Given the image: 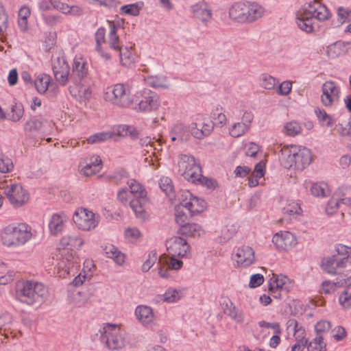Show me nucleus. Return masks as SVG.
<instances>
[{
  "label": "nucleus",
  "instance_id": "52",
  "mask_svg": "<svg viewBox=\"0 0 351 351\" xmlns=\"http://www.w3.org/2000/svg\"><path fill=\"white\" fill-rule=\"evenodd\" d=\"M110 139H112V136L110 131H107L95 133L90 136L87 138V141L90 144H94L104 142Z\"/></svg>",
  "mask_w": 351,
  "mask_h": 351
},
{
  "label": "nucleus",
  "instance_id": "23",
  "mask_svg": "<svg viewBox=\"0 0 351 351\" xmlns=\"http://www.w3.org/2000/svg\"><path fill=\"white\" fill-rule=\"evenodd\" d=\"M342 261V259L338 258L335 255L325 258L322 260V269L330 274L342 275L344 269L348 267Z\"/></svg>",
  "mask_w": 351,
  "mask_h": 351
},
{
  "label": "nucleus",
  "instance_id": "61",
  "mask_svg": "<svg viewBox=\"0 0 351 351\" xmlns=\"http://www.w3.org/2000/svg\"><path fill=\"white\" fill-rule=\"evenodd\" d=\"M317 117L324 126L327 128L331 127L334 124L332 119L324 110L317 112Z\"/></svg>",
  "mask_w": 351,
  "mask_h": 351
},
{
  "label": "nucleus",
  "instance_id": "38",
  "mask_svg": "<svg viewBox=\"0 0 351 351\" xmlns=\"http://www.w3.org/2000/svg\"><path fill=\"white\" fill-rule=\"evenodd\" d=\"M346 43L343 41H337L327 47L326 54L332 59L339 57L346 51Z\"/></svg>",
  "mask_w": 351,
  "mask_h": 351
},
{
  "label": "nucleus",
  "instance_id": "26",
  "mask_svg": "<svg viewBox=\"0 0 351 351\" xmlns=\"http://www.w3.org/2000/svg\"><path fill=\"white\" fill-rule=\"evenodd\" d=\"M159 264L160 265V267L159 268L158 274L160 277L166 278L169 276V269H180L183 263L182 261L176 259L175 258L164 256L160 258Z\"/></svg>",
  "mask_w": 351,
  "mask_h": 351
},
{
  "label": "nucleus",
  "instance_id": "9",
  "mask_svg": "<svg viewBox=\"0 0 351 351\" xmlns=\"http://www.w3.org/2000/svg\"><path fill=\"white\" fill-rule=\"evenodd\" d=\"M178 172L189 182L195 183L201 173V167L192 156L182 154L179 156Z\"/></svg>",
  "mask_w": 351,
  "mask_h": 351
},
{
  "label": "nucleus",
  "instance_id": "40",
  "mask_svg": "<svg viewBox=\"0 0 351 351\" xmlns=\"http://www.w3.org/2000/svg\"><path fill=\"white\" fill-rule=\"evenodd\" d=\"M118 51H119L120 61L123 66L130 67L134 64L135 56L132 47H121Z\"/></svg>",
  "mask_w": 351,
  "mask_h": 351
},
{
  "label": "nucleus",
  "instance_id": "35",
  "mask_svg": "<svg viewBox=\"0 0 351 351\" xmlns=\"http://www.w3.org/2000/svg\"><path fill=\"white\" fill-rule=\"evenodd\" d=\"M304 186L306 189H309L311 194L316 197H325L328 193V187L324 182H312L305 181Z\"/></svg>",
  "mask_w": 351,
  "mask_h": 351
},
{
  "label": "nucleus",
  "instance_id": "60",
  "mask_svg": "<svg viewBox=\"0 0 351 351\" xmlns=\"http://www.w3.org/2000/svg\"><path fill=\"white\" fill-rule=\"evenodd\" d=\"M213 118L217 121V123L221 126L226 124L227 118L226 114L223 112V108L219 106L217 107L215 111L213 112Z\"/></svg>",
  "mask_w": 351,
  "mask_h": 351
},
{
  "label": "nucleus",
  "instance_id": "58",
  "mask_svg": "<svg viewBox=\"0 0 351 351\" xmlns=\"http://www.w3.org/2000/svg\"><path fill=\"white\" fill-rule=\"evenodd\" d=\"M158 259L157 254L154 251H152L148 254L147 258L142 265V271L143 272L148 271L150 268L154 265Z\"/></svg>",
  "mask_w": 351,
  "mask_h": 351
},
{
  "label": "nucleus",
  "instance_id": "64",
  "mask_svg": "<svg viewBox=\"0 0 351 351\" xmlns=\"http://www.w3.org/2000/svg\"><path fill=\"white\" fill-rule=\"evenodd\" d=\"M340 278H337L339 286H347L351 285V267L344 269Z\"/></svg>",
  "mask_w": 351,
  "mask_h": 351
},
{
  "label": "nucleus",
  "instance_id": "37",
  "mask_svg": "<svg viewBox=\"0 0 351 351\" xmlns=\"http://www.w3.org/2000/svg\"><path fill=\"white\" fill-rule=\"evenodd\" d=\"M179 232L187 237H199L204 234V230L197 223H187L180 228Z\"/></svg>",
  "mask_w": 351,
  "mask_h": 351
},
{
  "label": "nucleus",
  "instance_id": "50",
  "mask_svg": "<svg viewBox=\"0 0 351 351\" xmlns=\"http://www.w3.org/2000/svg\"><path fill=\"white\" fill-rule=\"evenodd\" d=\"M93 287H90L88 292L79 291L74 298L75 305L78 307L84 306L93 295Z\"/></svg>",
  "mask_w": 351,
  "mask_h": 351
},
{
  "label": "nucleus",
  "instance_id": "53",
  "mask_svg": "<svg viewBox=\"0 0 351 351\" xmlns=\"http://www.w3.org/2000/svg\"><path fill=\"white\" fill-rule=\"evenodd\" d=\"M283 132L288 136H294L301 133L302 127L296 121H290L284 125Z\"/></svg>",
  "mask_w": 351,
  "mask_h": 351
},
{
  "label": "nucleus",
  "instance_id": "31",
  "mask_svg": "<svg viewBox=\"0 0 351 351\" xmlns=\"http://www.w3.org/2000/svg\"><path fill=\"white\" fill-rule=\"evenodd\" d=\"M84 243V239L78 235H66L60 240V245L64 247L62 250L73 251L80 249Z\"/></svg>",
  "mask_w": 351,
  "mask_h": 351
},
{
  "label": "nucleus",
  "instance_id": "62",
  "mask_svg": "<svg viewBox=\"0 0 351 351\" xmlns=\"http://www.w3.org/2000/svg\"><path fill=\"white\" fill-rule=\"evenodd\" d=\"M339 303L345 308L351 307V291L349 289L343 291L339 296Z\"/></svg>",
  "mask_w": 351,
  "mask_h": 351
},
{
  "label": "nucleus",
  "instance_id": "32",
  "mask_svg": "<svg viewBox=\"0 0 351 351\" xmlns=\"http://www.w3.org/2000/svg\"><path fill=\"white\" fill-rule=\"evenodd\" d=\"M69 92L73 97L80 101L87 100L91 95L90 88L78 83L76 80H74L73 85L69 86Z\"/></svg>",
  "mask_w": 351,
  "mask_h": 351
},
{
  "label": "nucleus",
  "instance_id": "55",
  "mask_svg": "<svg viewBox=\"0 0 351 351\" xmlns=\"http://www.w3.org/2000/svg\"><path fill=\"white\" fill-rule=\"evenodd\" d=\"M182 208L183 207L181 206L180 203L179 206L176 207L175 210V219L176 223L179 224L180 227L187 224L186 221L188 219L187 214L183 211Z\"/></svg>",
  "mask_w": 351,
  "mask_h": 351
},
{
  "label": "nucleus",
  "instance_id": "28",
  "mask_svg": "<svg viewBox=\"0 0 351 351\" xmlns=\"http://www.w3.org/2000/svg\"><path fill=\"white\" fill-rule=\"evenodd\" d=\"M52 127V123L47 119H32L25 125V130L29 133H47Z\"/></svg>",
  "mask_w": 351,
  "mask_h": 351
},
{
  "label": "nucleus",
  "instance_id": "41",
  "mask_svg": "<svg viewBox=\"0 0 351 351\" xmlns=\"http://www.w3.org/2000/svg\"><path fill=\"white\" fill-rule=\"evenodd\" d=\"M53 8L61 12L63 14L80 15L82 12L81 9L78 6H69L68 4L62 2L60 0H53Z\"/></svg>",
  "mask_w": 351,
  "mask_h": 351
},
{
  "label": "nucleus",
  "instance_id": "44",
  "mask_svg": "<svg viewBox=\"0 0 351 351\" xmlns=\"http://www.w3.org/2000/svg\"><path fill=\"white\" fill-rule=\"evenodd\" d=\"M337 254H334L337 256L338 258L342 259L348 267H351V247L346 245L339 244L335 247Z\"/></svg>",
  "mask_w": 351,
  "mask_h": 351
},
{
  "label": "nucleus",
  "instance_id": "18",
  "mask_svg": "<svg viewBox=\"0 0 351 351\" xmlns=\"http://www.w3.org/2000/svg\"><path fill=\"white\" fill-rule=\"evenodd\" d=\"M5 194L10 204L15 208L25 205L29 201V194L21 184H14L5 189Z\"/></svg>",
  "mask_w": 351,
  "mask_h": 351
},
{
  "label": "nucleus",
  "instance_id": "48",
  "mask_svg": "<svg viewBox=\"0 0 351 351\" xmlns=\"http://www.w3.org/2000/svg\"><path fill=\"white\" fill-rule=\"evenodd\" d=\"M106 254L108 258L113 259L120 265L125 262V255L114 245L106 247Z\"/></svg>",
  "mask_w": 351,
  "mask_h": 351
},
{
  "label": "nucleus",
  "instance_id": "25",
  "mask_svg": "<svg viewBox=\"0 0 351 351\" xmlns=\"http://www.w3.org/2000/svg\"><path fill=\"white\" fill-rule=\"evenodd\" d=\"M67 221L68 217L64 213L53 214L48 225L50 233L56 236L62 232Z\"/></svg>",
  "mask_w": 351,
  "mask_h": 351
},
{
  "label": "nucleus",
  "instance_id": "33",
  "mask_svg": "<svg viewBox=\"0 0 351 351\" xmlns=\"http://www.w3.org/2000/svg\"><path fill=\"white\" fill-rule=\"evenodd\" d=\"M313 19L304 11H300L296 16V23L298 27L303 32L311 33L313 32Z\"/></svg>",
  "mask_w": 351,
  "mask_h": 351
},
{
  "label": "nucleus",
  "instance_id": "1",
  "mask_svg": "<svg viewBox=\"0 0 351 351\" xmlns=\"http://www.w3.org/2000/svg\"><path fill=\"white\" fill-rule=\"evenodd\" d=\"M131 87L126 84H117L108 87L106 99L112 104L129 108L137 103L134 109L137 112H150L156 110L160 106L158 95L149 89L143 88L130 97Z\"/></svg>",
  "mask_w": 351,
  "mask_h": 351
},
{
  "label": "nucleus",
  "instance_id": "63",
  "mask_svg": "<svg viewBox=\"0 0 351 351\" xmlns=\"http://www.w3.org/2000/svg\"><path fill=\"white\" fill-rule=\"evenodd\" d=\"M291 82L290 81H284L277 87L276 93L279 95L287 96L291 93Z\"/></svg>",
  "mask_w": 351,
  "mask_h": 351
},
{
  "label": "nucleus",
  "instance_id": "8",
  "mask_svg": "<svg viewBox=\"0 0 351 351\" xmlns=\"http://www.w3.org/2000/svg\"><path fill=\"white\" fill-rule=\"evenodd\" d=\"M76 227L84 232H89L97 227L100 221L99 215L84 207L77 208L73 216Z\"/></svg>",
  "mask_w": 351,
  "mask_h": 351
},
{
  "label": "nucleus",
  "instance_id": "15",
  "mask_svg": "<svg viewBox=\"0 0 351 351\" xmlns=\"http://www.w3.org/2000/svg\"><path fill=\"white\" fill-rule=\"evenodd\" d=\"M181 206L185 208L191 216L203 212L206 208V202L189 191H183L181 194Z\"/></svg>",
  "mask_w": 351,
  "mask_h": 351
},
{
  "label": "nucleus",
  "instance_id": "4",
  "mask_svg": "<svg viewBox=\"0 0 351 351\" xmlns=\"http://www.w3.org/2000/svg\"><path fill=\"white\" fill-rule=\"evenodd\" d=\"M265 12L264 7L256 2L238 1L229 9V17L239 23H252L262 18Z\"/></svg>",
  "mask_w": 351,
  "mask_h": 351
},
{
  "label": "nucleus",
  "instance_id": "20",
  "mask_svg": "<svg viewBox=\"0 0 351 351\" xmlns=\"http://www.w3.org/2000/svg\"><path fill=\"white\" fill-rule=\"evenodd\" d=\"M302 10L313 19H316L319 21L327 20L330 16V11L319 0L309 1L304 5Z\"/></svg>",
  "mask_w": 351,
  "mask_h": 351
},
{
  "label": "nucleus",
  "instance_id": "54",
  "mask_svg": "<svg viewBox=\"0 0 351 351\" xmlns=\"http://www.w3.org/2000/svg\"><path fill=\"white\" fill-rule=\"evenodd\" d=\"M13 168L12 160L0 152V172L2 173H9L12 171Z\"/></svg>",
  "mask_w": 351,
  "mask_h": 351
},
{
  "label": "nucleus",
  "instance_id": "42",
  "mask_svg": "<svg viewBox=\"0 0 351 351\" xmlns=\"http://www.w3.org/2000/svg\"><path fill=\"white\" fill-rule=\"evenodd\" d=\"M147 85L155 88H168L167 77L164 75H150L145 78Z\"/></svg>",
  "mask_w": 351,
  "mask_h": 351
},
{
  "label": "nucleus",
  "instance_id": "10",
  "mask_svg": "<svg viewBox=\"0 0 351 351\" xmlns=\"http://www.w3.org/2000/svg\"><path fill=\"white\" fill-rule=\"evenodd\" d=\"M80 258L74 251L62 250L57 267L60 276H74L80 267Z\"/></svg>",
  "mask_w": 351,
  "mask_h": 351
},
{
  "label": "nucleus",
  "instance_id": "51",
  "mask_svg": "<svg viewBox=\"0 0 351 351\" xmlns=\"http://www.w3.org/2000/svg\"><path fill=\"white\" fill-rule=\"evenodd\" d=\"M249 130L250 128L245 123L241 122L234 123L229 128V134L234 138H238L245 134Z\"/></svg>",
  "mask_w": 351,
  "mask_h": 351
},
{
  "label": "nucleus",
  "instance_id": "34",
  "mask_svg": "<svg viewBox=\"0 0 351 351\" xmlns=\"http://www.w3.org/2000/svg\"><path fill=\"white\" fill-rule=\"evenodd\" d=\"M183 296L184 291L182 290L169 288L165 293L157 295L156 299L158 302L173 303L180 300Z\"/></svg>",
  "mask_w": 351,
  "mask_h": 351
},
{
  "label": "nucleus",
  "instance_id": "7",
  "mask_svg": "<svg viewBox=\"0 0 351 351\" xmlns=\"http://www.w3.org/2000/svg\"><path fill=\"white\" fill-rule=\"evenodd\" d=\"M130 193L132 199L130 202V207L137 217H145V206L148 202L147 191L145 187L134 179H130L127 182Z\"/></svg>",
  "mask_w": 351,
  "mask_h": 351
},
{
  "label": "nucleus",
  "instance_id": "14",
  "mask_svg": "<svg viewBox=\"0 0 351 351\" xmlns=\"http://www.w3.org/2000/svg\"><path fill=\"white\" fill-rule=\"evenodd\" d=\"M189 126L191 135L197 139L209 136L213 130V123L202 115H197Z\"/></svg>",
  "mask_w": 351,
  "mask_h": 351
},
{
  "label": "nucleus",
  "instance_id": "6",
  "mask_svg": "<svg viewBox=\"0 0 351 351\" xmlns=\"http://www.w3.org/2000/svg\"><path fill=\"white\" fill-rule=\"evenodd\" d=\"M100 340L111 350H121L129 343L126 331L120 326L104 324L99 330Z\"/></svg>",
  "mask_w": 351,
  "mask_h": 351
},
{
  "label": "nucleus",
  "instance_id": "59",
  "mask_svg": "<svg viewBox=\"0 0 351 351\" xmlns=\"http://www.w3.org/2000/svg\"><path fill=\"white\" fill-rule=\"evenodd\" d=\"M159 186L162 191L167 195L172 192L173 184L171 179L167 176H162L159 180Z\"/></svg>",
  "mask_w": 351,
  "mask_h": 351
},
{
  "label": "nucleus",
  "instance_id": "46",
  "mask_svg": "<svg viewBox=\"0 0 351 351\" xmlns=\"http://www.w3.org/2000/svg\"><path fill=\"white\" fill-rule=\"evenodd\" d=\"M51 78L46 74L39 75L34 82L36 90L40 94L45 93L49 86Z\"/></svg>",
  "mask_w": 351,
  "mask_h": 351
},
{
  "label": "nucleus",
  "instance_id": "2",
  "mask_svg": "<svg viewBox=\"0 0 351 351\" xmlns=\"http://www.w3.org/2000/svg\"><path fill=\"white\" fill-rule=\"evenodd\" d=\"M279 160L286 169L302 171L311 163L312 153L305 147L286 145L280 150Z\"/></svg>",
  "mask_w": 351,
  "mask_h": 351
},
{
  "label": "nucleus",
  "instance_id": "36",
  "mask_svg": "<svg viewBox=\"0 0 351 351\" xmlns=\"http://www.w3.org/2000/svg\"><path fill=\"white\" fill-rule=\"evenodd\" d=\"M223 312L237 323H243L244 321L242 311L239 310L230 301L226 303Z\"/></svg>",
  "mask_w": 351,
  "mask_h": 351
},
{
  "label": "nucleus",
  "instance_id": "43",
  "mask_svg": "<svg viewBox=\"0 0 351 351\" xmlns=\"http://www.w3.org/2000/svg\"><path fill=\"white\" fill-rule=\"evenodd\" d=\"M259 86L267 90H272L276 88L279 81L274 77L267 74H261L258 79Z\"/></svg>",
  "mask_w": 351,
  "mask_h": 351
},
{
  "label": "nucleus",
  "instance_id": "29",
  "mask_svg": "<svg viewBox=\"0 0 351 351\" xmlns=\"http://www.w3.org/2000/svg\"><path fill=\"white\" fill-rule=\"evenodd\" d=\"M108 23L109 24V33L107 43L112 49L118 51L121 48V45L119 37L117 35V30L121 27V23L110 21H108Z\"/></svg>",
  "mask_w": 351,
  "mask_h": 351
},
{
  "label": "nucleus",
  "instance_id": "11",
  "mask_svg": "<svg viewBox=\"0 0 351 351\" xmlns=\"http://www.w3.org/2000/svg\"><path fill=\"white\" fill-rule=\"evenodd\" d=\"M293 287V281L282 274H273L268 282L270 295L276 298H281V291H289Z\"/></svg>",
  "mask_w": 351,
  "mask_h": 351
},
{
  "label": "nucleus",
  "instance_id": "13",
  "mask_svg": "<svg viewBox=\"0 0 351 351\" xmlns=\"http://www.w3.org/2000/svg\"><path fill=\"white\" fill-rule=\"evenodd\" d=\"M232 259L235 267L247 268L255 263V253L251 247L243 245L236 250Z\"/></svg>",
  "mask_w": 351,
  "mask_h": 351
},
{
  "label": "nucleus",
  "instance_id": "21",
  "mask_svg": "<svg viewBox=\"0 0 351 351\" xmlns=\"http://www.w3.org/2000/svg\"><path fill=\"white\" fill-rule=\"evenodd\" d=\"M102 167L101 160L99 156L93 155L80 162V173L85 176H91L98 173Z\"/></svg>",
  "mask_w": 351,
  "mask_h": 351
},
{
  "label": "nucleus",
  "instance_id": "27",
  "mask_svg": "<svg viewBox=\"0 0 351 351\" xmlns=\"http://www.w3.org/2000/svg\"><path fill=\"white\" fill-rule=\"evenodd\" d=\"M134 315L138 322L144 326L152 324L155 317L153 309L147 305L137 306L134 311Z\"/></svg>",
  "mask_w": 351,
  "mask_h": 351
},
{
  "label": "nucleus",
  "instance_id": "57",
  "mask_svg": "<svg viewBox=\"0 0 351 351\" xmlns=\"http://www.w3.org/2000/svg\"><path fill=\"white\" fill-rule=\"evenodd\" d=\"M129 125H119L113 127L110 131L112 138H115L117 136H128Z\"/></svg>",
  "mask_w": 351,
  "mask_h": 351
},
{
  "label": "nucleus",
  "instance_id": "12",
  "mask_svg": "<svg viewBox=\"0 0 351 351\" xmlns=\"http://www.w3.org/2000/svg\"><path fill=\"white\" fill-rule=\"evenodd\" d=\"M52 69L56 81L65 86L69 80L70 67L63 55L59 53L53 56Z\"/></svg>",
  "mask_w": 351,
  "mask_h": 351
},
{
  "label": "nucleus",
  "instance_id": "49",
  "mask_svg": "<svg viewBox=\"0 0 351 351\" xmlns=\"http://www.w3.org/2000/svg\"><path fill=\"white\" fill-rule=\"evenodd\" d=\"M143 6L142 1L136 2L132 4L125 5L121 7V12L123 14H128L131 16H138L140 13L141 9Z\"/></svg>",
  "mask_w": 351,
  "mask_h": 351
},
{
  "label": "nucleus",
  "instance_id": "45",
  "mask_svg": "<svg viewBox=\"0 0 351 351\" xmlns=\"http://www.w3.org/2000/svg\"><path fill=\"white\" fill-rule=\"evenodd\" d=\"M12 322V316L10 313H5L0 315V335L8 337Z\"/></svg>",
  "mask_w": 351,
  "mask_h": 351
},
{
  "label": "nucleus",
  "instance_id": "47",
  "mask_svg": "<svg viewBox=\"0 0 351 351\" xmlns=\"http://www.w3.org/2000/svg\"><path fill=\"white\" fill-rule=\"evenodd\" d=\"M308 351H326V343L322 335L317 336L307 346Z\"/></svg>",
  "mask_w": 351,
  "mask_h": 351
},
{
  "label": "nucleus",
  "instance_id": "22",
  "mask_svg": "<svg viewBox=\"0 0 351 351\" xmlns=\"http://www.w3.org/2000/svg\"><path fill=\"white\" fill-rule=\"evenodd\" d=\"M273 243L280 250L287 251L297 244L295 236L290 232H280L275 234L272 238Z\"/></svg>",
  "mask_w": 351,
  "mask_h": 351
},
{
  "label": "nucleus",
  "instance_id": "19",
  "mask_svg": "<svg viewBox=\"0 0 351 351\" xmlns=\"http://www.w3.org/2000/svg\"><path fill=\"white\" fill-rule=\"evenodd\" d=\"M192 17L200 21L204 26L207 27L213 19V11L210 6L204 1H199L190 8Z\"/></svg>",
  "mask_w": 351,
  "mask_h": 351
},
{
  "label": "nucleus",
  "instance_id": "24",
  "mask_svg": "<svg viewBox=\"0 0 351 351\" xmlns=\"http://www.w3.org/2000/svg\"><path fill=\"white\" fill-rule=\"evenodd\" d=\"M88 72V65L86 60L81 56H76L73 60L71 79L81 81L86 77Z\"/></svg>",
  "mask_w": 351,
  "mask_h": 351
},
{
  "label": "nucleus",
  "instance_id": "5",
  "mask_svg": "<svg viewBox=\"0 0 351 351\" xmlns=\"http://www.w3.org/2000/svg\"><path fill=\"white\" fill-rule=\"evenodd\" d=\"M32 228L25 223H13L0 232L2 244L8 247L24 245L32 237Z\"/></svg>",
  "mask_w": 351,
  "mask_h": 351
},
{
  "label": "nucleus",
  "instance_id": "39",
  "mask_svg": "<svg viewBox=\"0 0 351 351\" xmlns=\"http://www.w3.org/2000/svg\"><path fill=\"white\" fill-rule=\"evenodd\" d=\"M265 164L261 161L257 163L254 170L248 178V185L250 187H254L258 184V179L265 175Z\"/></svg>",
  "mask_w": 351,
  "mask_h": 351
},
{
  "label": "nucleus",
  "instance_id": "16",
  "mask_svg": "<svg viewBox=\"0 0 351 351\" xmlns=\"http://www.w3.org/2000/svg\"><path fill=\"white\" fill-rule=\"evenodd\" d=\"M321 101L326 107L337 104L340 98V87L333 81H326L322 87Z\"/></svg>",
  "mask_w": 351,
  "mask_h": 351
},
{
  "label": "nucleus",
  "instance_id": "3",
  "mask_svg": "<svg viewBox=\"0 0 351 351\" xmlns=\"http://www.w3.org/2000/svg\"><path fill=\"white\" fill-rule=\"evenodd\" d=\"M47 294L48 290L43 283L27 280L16 284V299L23 304L29 306L41 304Z\"/></svg>",
  "mask_w": 351,
  "mask_h": 351
},
{
  "label": "nucleus",
  "instance_id": "30",
  "mask_svg": "<svg viewBox=\"0 0 351 351\" xmlns=\"http://www.w3.org/2000/svg\"><path fill=\"white\" fill-rule=\"evenodd\" d=\"M191 133L189 126H186L183 123H176L171 131V141H186L190 138Z\"/></svg>",
  "mask_w": 351,
  "mask_h": 351
},
{
  "label": "nucleus",
  "instance_id": "17",
  "mask_svg": "<svg viewBox=\"0 0 351 351\" xmlns=\"http://www.w3.org/2000/svg\"><path fill=\"white\" fill-rule=\"evenodd\" d=\"M166 247L169 258L184 257L190 251L186 240L180 237H173L167 240Z\"/></svg>",
  "mask_w": 351,
  "mask_h": 351
},
{
  "label": "nucleus",
  "instance_id": "56",
  "mask_svg": "<svg viewBox=\"0 0 351 351\" xmlns=\"http://www.w3.org/2000/svg\"><path fill=\"white\" fill-rule=\"evenodd\" d=\"M340 208L339 198L335 196L332 197L328 202L326 207V213L328 215H333Z\"/></svg>",
  "mask_w": 351,
  "mask_h": 351
}]
</instances>
